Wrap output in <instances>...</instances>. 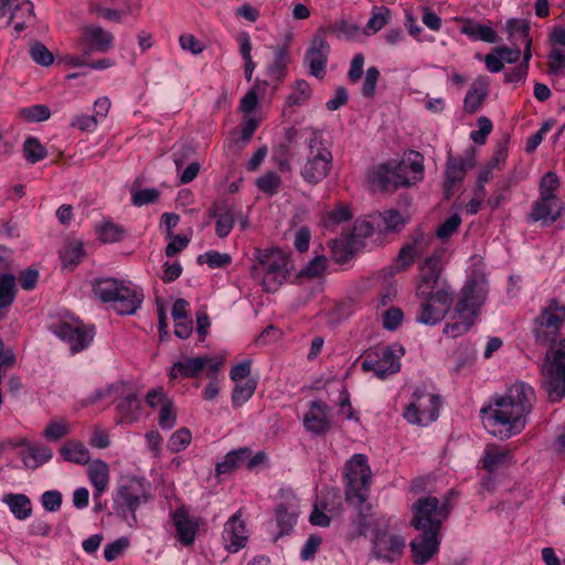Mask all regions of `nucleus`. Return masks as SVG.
Returning a JSON list of instances; mask_svg holds the SVG:
<instances>
[{"label": "nucleus", "instance_id": "obj_20", "mask_svg": "<svg viewBox=\"0 0 565 565\" xmlns=\"http://www.w3.org/2000/svg\"><path fill=\"white\" fill-rule=\"evenodd\" d=\"M329 406L322 401H312L310 411L305 415L303 426L307 430L323 435L331 429V423L327 418Z\"/></svg>", "mask_w": 565, "mask_h": 565}, {"label": "nucleus", "instance_id": "obj_18", "mask_svg": "<svg viewBox=\"0 0 565 565\" xmlns=\"http://www.w3.org/2000/svg\"><path fill=\"white\" fill-rule=\"evenodd\" d=\"M116 299L111 300L113 308L119 315H134L143 301V292L139 287L126 285L121 281V287L118 286Z\"/></svg>", "mask_w": 565, "mask_h": 565}, {"label": "nucleus", "instance_id": "obj_51", "mask_svg": "<svg viewBox=\"0 0 565 565\" xmlns=\"http://www.w3.org/2000/svg\"><path fill=\"white\" fill-rule=\"evenodd\" d=\"M196 262L207 264L210 268H224L232 263V257L227 253H220L217 250H209L198 256Z\"/></svg>", "mask_w": 565, "mask_h": 565}, {"label": "nucleus", "instance_id": "obj_58", "mask_svg": "<svg viewBox=\"0 0 565 565\" xmlns=\"http://www.w3.org/2000/svg\"><path fill=\"white\" fill-rule=\"evenodd\" d=\"M20 116L29 122H40L47 120L51 116V110L46 105H33L31 107L22 108Z\"/></svg>", "mask_w": 565, "mask_h": 565}, {"label": "nucleus", "instance_id": "obj_57", "mask_svg": "<svg viewBox=\"0 0 565 565\" xmlns=\"http://www.w3.org/2000/svg\"><path fill=\"white\" fill-rule=\"evenodd\" d=\"M280 184V177L274 171H268L256 180L258 190L269 195L276 194Z\"/></svg>", "mask_w": 565, "mask_h": 565}, {"label": "nucleus", "instance_id": "obj_38", "mask_svg": "<svg viewBox=\"0 0 565 565\" xmlns=\"http://www.w3.org/2000/svg\"><path fill=\"white\" fill-rule=\"evenodd\" d=\"M392 19V11L385 6H373L371 17L363 28V34L366 36L373 35L381 31L390 23Z\"/></svg>", "mask_w": 565, "mask_h": 565}, {"label": "nucleus", "instance_id": "obj_27", "mask_svg": "<svg viewBox=\"0 0 565 565\" xmlns=\"http://www.w3.org/2000/svg\"><path fill=\"white\" fill-rule=\"evenodd\" d=\"M14 446H26L25 451L21 454L22 461L26 468L36 469L47 462L53 457V451L44 445H32L26 439H21Z\"/></svg>", "mask_w": 565, "mask_h": 565}, {"label": "nucleus", "instance_id": "obj_5", "mask_svg": "<svg viewBox=\"0 0 565 565\" xmlns=\"http://www.w3.org/2000/svg\"><path fill=\"white\" fill-rule=\"evenodd\" d=\"M542 388L551 403H558L565 396V339L550 350L542 363Z\"/></svg>", "mask_w": 565, "mask_h": 565}, {"label": "nucleus", "instance_id": "obj_59", "mask_svg": "<svg viewBox=\"0 0 565 565\" xmlns=\"http://www.w3.org/2000/svg\"><path fill=\"white\" fill-rule=\"evenodd\" d=\"M191 438V431L188 428H180L170 437L168 448L172 452H180L190 445Z\"/></svg>", "mask_w": 565, "mask_h": 565}, {"label": "nucleus", "instance_id": "obj_22", "mask_svg": "<svg viewBox=\"0 0 565 565\" xmlns=\"http://www.w3.org/2000/svg\"><path fill=\"white\" fill-rule=\"evenodd\" d=\"M299 515V507L296 501H287L279 503L275 509L276 526L279 532L274 537L276 542L280 536L288 535L292 532Z\"/></svg>", "mask_w": 565, "mask_h": 565}, {"label": "nucleus", "instance_id": "obj_21", "mask_svg": "<svg viewBox=\"0 0 565 565\" xmlns=\"http://www.w3.org/2000/svg\"><path fill=\"white\" fill-rule=\"evenodd\" d=\"M418 298L422 299V302L415 320L426 326H436L441 322L452 306V303L438 305L435 302V299L429 296Z\"/></svg>", "mask_w": 565, "mask_h": 565}, {"label": "nucleus", "instance_id": "obj_32", "mask_svg": "<svg viewBox=\"0 0 565 565\" xmlns=\"http://www.w3.org/2000/svg\"><path fill=\"white\" fill-rule=\"evenodd\" d=\"M252 452L253 451L249 447H239L228 451L223 457V460L216 463V476L231 473L243 465L246 466V460L249 458Z\"/></svg>", "mask_w": 565, "mask_h": 565}, {"label": "nucleus", "instance_id": "obj_39", "mask_svg": "<svg viewBox=\"0 0 565 565\" xmlns=\"http://www.w3.org/2000/svg\"><path fill=\"white\" fill-rule=\"evenodd\" d=\"M454 322H449L444 328V333L450 338H458L468 332L475 324L477 316L475 312L456 313L454 310Z\"/></svg>", "mask_w": 565, "mask_h": 565}, {"label": "nucleus", "instance_id": "obj_40", "mask_svg": "<svg viewBox=\"0 0 565 565\" xmlns=\"http://www.w3.org/2000/svg\"><path fill=\"white\" fill-rule=\"evenodd\" d=\"M3 502L8 504L10 511L18 520H25L32 513L31 500L23 493H9L3 498Z\"/></svg>", "mask_w": 565, "mask_h": 565}, {"label": "nucleus", "instance_id": "obj_17", "mask_svg": "<svg viewBox=\"0 0 565 565\" xmlns=\"http://www.w3.org/2000/svg\"><path fill=\"white\" fill-rule=\"evenodd\" d=\"M439 535L437 532L422 531V534L411 542V553L416 565L426 564L438 552Z\"/></svg>", "mask_w": 565, "mask_h": 565}, {"label": "nucleus", "instance_id": "obj_56", "mask_svg": "<svg viewBox=\"0 0 565 565\" xmlns=\"http://www.w3.org/2000/svg\"><path fill=\"white\" fill-rule=\"evenodd\" d=\"M177 423V412L174 408V404L172 399H167L161 405L159 417H158V425L166 430H170L174 427Z\"/></svg>", "mask_w": 565, "mask_h": 565}, {"label": "nucleus", "instance_id": "obj_52", "mask_svg": "<svg viewBox=\"0 0 565 565\" xmlns=\"http://www.w3.org/2000/svg\"><path fill=\"white\" fill-rule=\"evenodd\" d=\"M125 228L113 222H105L98 227V237L103 243L120 242L125 236Z\"/></svg>", "mask_w": 565, "mask_h": 565}, {"label": "nucleus", "instance_id": "obj_34", "mask_svg": "<svg viewBox=\"0 0 565 565\" xmlns=\"http://www.w3.org/2000/svg\"><path fill=\"white\" fill-rule=\"evenodd\" d=\"M118 286L121 287V280L113 277L96 278L92 281V291L103 303H109L116 299Z\"/></svg>", "mask_w": 565, "mask_h": 565}, {"label": "nucleus", "instance_id": "obj_16", "mask_svg": "<svg viewBox=\"0 0 565 565\" xmlns=\"http://www.w3.org/2000/svg\"><path fill=\"white\" fill-rule=\"evenodd\" d=\"M565 210L563 200H552L545 196H539L532 203V210L527 215L531 222H541L543 226H548L556 222Z\"/></svg>", "mask_w": 565, "mask_h": 565}, {"label": "nucleus", "instance_id": "obj_6", "mask_svg": "<svg viewBox=\"0 0 565 565\" xmlns=\"http://www.w3.org/2000/svg\"><path fill=\"white\" fill-rule=\"evenodd\" d=\"M345 500L361 507L369 497L372 471L367 457L363 454L353 455L344 465Z\"/></svg>", "mask_w": 565, "mask_h": 565}, {"label": "nucleus", "instance_id": "obj_11", "mask_svg": "<svg viewBox=\"0 0 565 565\" xmlns=\"http://www.w3.org/2000/svg\"><path fill=\"white\" fill-rule=\"evenodd\" d=\"M488 295L487 280L482 276H472L465 282L460 299L455 305L456 313L475 312L478 317L480 307Z\"/></svg>", "mask_w": 565, "mask_h": 565}, {"label": "nucleus", "instance_id": "obj_53", "mask_svg": "<svg viewBox=\"0 0 565 565\" xmlns=\"http://www.w3.org/2000/svg\"><path fill=\"white\" fill-rule=\"evenodd\" d=\"M409 239L411 242L404 245L411 246L412 250L422 256L428 249L434 238L431 235L425 234L420 226H417L409 235Z\"/></svg>", "mask_w": 565, "mask_h": 565}, {"label": "nucleus", "instance_id": "obj_47", "mask_svg": "<svg viewBox=\"0 0 565 565\" xmlns=\"http://www.w3.org/2000/svg\"><path fill=\"white\" fill-rule=\"evenodd\" d=\"M256 387L257 381L255 379H247L244 384L237 382L232 393L233 405L239 407L246 403L254 395Z\"/></svg>", "mask_w": 565, "mask_h": 565}, {"label": "nucleus", "instance_id": "obj_43", "mask_svg": "<svg viewBox=\"0 0 565 565\" xmlns=\"http://www.w3.org/2000/svg\"><path fill=\"white\" fill-rule=\"evenodd\" d=\"M382 225L379 224L380 231L385 233H398L406 224V218L397 210H387L380 214Z\"/></svg>", "mask_w": 565, "mask_h": 565}, {"label": "nucleus", "instance_id": "obj_23", "mask_svg": "<svg viewBox=\"0 0 565 565\" xmlns=\"http://www.w3.org/2000/svg\"><path fill=\"white\" fill-rule=\"evenodd\" d=\"M419 275L417 277L415 294H423L427 289V282L444 271L443 252L435 250L430 256L426 257L419 265Z\"/></svg>", "mask_w": 565, "mask_h": 565}, {"label": "nucleus", "instance_id": "obj_41", "mask_svg": "<svg viewBox=\"0 0 565 565\" xmlns=\"http://www.w3.org/2000/svg\"><path fill=\"white\" fill-rule=\"evenodd\" d=\"M235 224L234 206L230 205L226 201H222L220 214L216 217L215 234L220 238H225L230 235Z\"/></svg>", "mask_w": 565, "mask_h": 565}, {"label": "nucleus", "instance_id": "obj_7", "mask_svg": "<svg viewBox=\"0 0 565 565\" xmlns=\"http://www.w3.org/2000/svg\"><path fill=\"white\" fill-rule=\"evenodd\" d=\"M565 321V305L552 298L543 307L540 313L533 319L532 333L535 343L539 345L551 344L555 349L558 344L557 338Z\"/></svg>", "mask_w": 565, "mask_h": 565}, {"label": "nucleus", "instance_id": "obj_9", "mask_svg": "<svg viewBox=\"0 0 565 565\" xmlns=\"http://www.w3.org/2000/svg\"><path fill=\"white\" fill-rule=\"evenodd\" d=\"M51 331L70 344L73 353L86 349L94 339V326H86L78 319L58 320L50 326Z\"/></svg>", "mask_w": 565, "mask_h": 565}, {"label": "nucleus", "instance_id": "obj_61", "mask_svg": "<svg viewBox=\"0 0 565 565\" xmlns=\"http://www.w3.org/2000/svg\"><path fill=\"white\" fill-rule=\"evenodd\" d=\"M376 180L384 191H394V163H383L376 171Z\"/></svg>", "mask_w": 565, "mask_h": 565}, {"label": "nucleus", "instance_id": "obj_30", "mask_svg": "<svg viewBox=\"0 0 565 565\" xmlns=\"http://www.w3.org/2000/svg\"><path fill=\"white\" fill-rule=\"evenodd\" d=\"M141 399L137 393H128L116 402V411L120 415L118 424H131L139 419Z\"/></svg>", "mask_w": 565, "mask_h": 565}, {"label": "nucleus", "instance_id": "obj_24", "mask_svg": "<svg viewBox=\"0 0 565 565\" xmlns=\"http://www.w3.org/2000/svg\"><path fill=\"white\" fill-rule=\"evenodd\" d=\"M223 539L228 542L227 551L236 553L242 550L247 542L245 524L239 520L238 513H235L224 525Z\"/></svg>", "mask_w": 565, "mask_h": 565}, {"label": "nucleus", "instance_id": "obj_28", "mask_svg": "<svg viewBox=\"0 0 565 565\" xmlns=\"http://www.w3.org/2000/svg\"><path fill=\"white\" fill-rule=\"evenodd\" d=\"M461 22L460 32L472 41H482L486 43L498 42V34L490 25L481 24L473 19L457 18Z\"/></svg>", "mask_w": 565, "mask_h": 565}, {"label": "nucleus", "instance_id": "obj_55", "mask_svg": "<svg viewBox=\"0 0 565 565\" xmlns=\"http://www.w3.org/2000/svg\"><path fill=\"white\" fill-rule=\"evenodd\" d=\"M311 97L310 84L305 79L295 82L294 92L288 96L289 106H300Z\"/></svg>", "mask_w": 565, "mask_h": 565}, {"label": "nucleus", "instance_id": "obj_48", "mask_svg": "<svg viewBox=\"0 0 565 565\" xmlns=\"http://www.w3.org/2000/svg\"><path fill=\"white\" fill-rule=\"evenodd\" d=\"M23 152L26 161L36 163L47 156V150L41 145L38 138L28 137L23 143Z\"/></svg>", "mask_w": 565, "mask_h": 565}, {"label": "nucleus", "instance_id": "obj_14", "mask_svg": "<svg viewBox=\"0 0 565 565\" xmlns=\"http://www.w3.org/2000/svg\"><path fill=\"white\" fill-rule=\"evenodd\" d=\"M418 397V403H411L404 411L405 419L415 425L427 426L437 420L441 406L440 397L436 394L427 395L428 405H424Z\"/></svg>", "mask_w": 565, "mask_h": 565}, {"label": "nucleus", "instance_id": "obj_60", "mask_svg": "<svg viewBox=\"0 0 565 565\" xmlns=\"http://www.w3.org/2000/svg\"><path fill=\"white\" fill-rule=\"evenodd\" d=\"M30 55L32 60L41 66H50L54 62L53 54L42 42H35L31 46Z\"/></svg>", "mask_w": 565, "mask_h": 565}, {"label": "nucleus", "instance_id": "obj_49", "mask_svg": "<svg viewBox=\"0 0 565 565\" xmlns=\"http://www.w3.org/2000/svg\"><path fill=\"white\" fill-rule=\"evenodd\" d=\"M419 256L416 252L412 250L411 246L403 245L391 266L392 273L406 271Z\"/></svg>", "mask_w": 565, "mask_h": 565}, {"label": "nucleus", "instance_id": "obj_54", "mask_svg": "<svg viewBox=\"0 0 565 565\" xmlns=\"http://www.w3.org/2000/svg\"><path fill=\"white\" fill-rule=\"evenodd\" d=\"M559 179L555 172H546L540 181V196H545L552 200H562L555 193V191L559 188Z\"/></svg>", "mask_w": 565, "mask_h": 565}, {"label": "nucleus", "instance_id": "obj_29", "mask_svg": "<svg viewBox=\"0 0 565 565\" xmlns=\"http://www.w3.org/2000/svg\"><path fill=\"white\" fill-rule=\"evenodd\" d=\"M489 94V82L484 76L477 77L463 99V109L468 114L477 113Z\"/></svg>", "mask_w": 565, "mask_h": 565}, {"label": "nucleus", "instance_id": "obj_33", "mask_svg": "<svg viewBox=\"0 0 565 565\" xmlns=\"http://www.w3.org/2000/svg\"><path fill=\"white\" fill-rule=\"evenodd\" d=\"M85 256L86 252L82 241H67L60 249V258L65 268H75Z\"/></svg>", "mask_w": 565, "mask_h": 565}, {"label": "nucleus", "instance_id": "obj_12", "mask_svg": "<svg viewBox=\"0 0 565 565\" xmlns=\"http://www.w3.org/2000/svg\"><path fill=\"white\" fill-rule=\"evenodd\" d=\"M333 164V156L329 148L317 151L316 154H309L303 163L300 174L302 179L311 185L320 183L329 175Z\"/></svg>", "mask_w": 565, "mask_h": 565}, {"label": "nucleus", "instance_id": "obj_46", "mask_svg": "<svg viewBox=\"0 0 565 565\" xmlns=\"http://www.w3.org/2000/svg\"><path fill=\"white\" fill-rule=\"evenodd\" d=\"M504 30L508 33V40L511 42H515L516 36H519L521 41L531 38L530 22L525 19H509L505 23Z\"/></svg>", "mask_w": 565, "mask_h": 565}, {"label": "nucleus", "instance_id": "obj_8", "mask_svg": "<svg viewBox=\"0 0 565 565\" xmlns=\"http://www.w3.org/2000/svg\"><path fill=\"white\" fill-rule=\"evenodd\" d=\"M398 352L399 355H396L391 347L371 348L364 353L361 369L364 372H373L376 377L384 380L399 371V359L404 354L403 347L398 348Z\"/></svg>", "mask_w": 565, "mask_h": 565}, {"label": "nucleus", "instance_id": "obj_26", "mask_svg": "<svg viewBox=\"0 0 565 565\" xmlns=\"http://www.w3.org/2000/svg\"><path fill=\"white\" fill-rule=\"evenodd\" d=\"M426 285V291L415 294L416 297H433L438 305H449L454 302L455 290L443 274L434 276Z\"/></svg>", "mask_w": 565, "mask_h": 565}, {"label": "nucleus", "instance_id": "obj_62", "mask_svg": "<svg viewBox=\"0 0 565 565\" xmlns=\"http://www.w3.org/2000/svg\"><path fill=\"white\" fill-rule=\"evenodd\" d=\"M460 224L461 217L459 214L455 213L438 226L436 236L440 239H447L458 231Z\"/></svg>", "mask_w": 565, "mask_h": 565}, {"label": "nucleus", "instance_id": "obj_2", "mask_svg": "<svg viewBox=\"0 0 565 565\" xmlns=\"http://www.w3.org/2000/svg\"><path fill=\"white\" fill-rule=\"evenodd\" d=\"M254 259L250 277L258 279L266 292L276 291L288 279L290 258L280 248H256Z\"/></svg>", "mask_w": 565, "mask_h": 565}, {"label": "nucleus", "instance_id": "obj_50", "mask_svg": "<svg viewBox=\"0 0 565 565\" xmlns=\"http://www.w3.org/2000/svg\"><path fill=\"white\" fill-rule=\"evenodd\" d=\"M327 262L326 256H316L297 274V278L315 279L321 277L327 269Z\"/></svg>", "mask_w": 565, "mask_h": 565}, {"label": "nucleus", "instance_id": "obj_3", "mask_svg": "<svg viewBox=\"0 0 565 565\" xmlns=\"http://www.w3.org/2000/svg\"><path fill=\"white\" fill-rule=\"evenodd\" d=\"M151 499L143 478H122L113 493L114 513L130 526L137 524L136 512Z\"/></svg>", "mask_w": 565, "mask_h": 565}, {"label": "nucleus", "instance_id": "obj_31", "mask_svg": "<svg viewBox=\"0 0 565 565\" xmlns=\"http://www.w3.org/2000/svg\"><path fill=\"white\" fill-rule=\"evenodd\" d=\"M290 60L289 44L285 43L275 47L274 60L266 68V75L281 83L287 75V64Z\"/></svg>", "mask_w": 565, "mask_h": 565}, {"label": "nucleus", "instance_id": "obj_1", "mask_svg": "<svg viewBox=\"0 0 565 565\" xmlns=\"http://www.w3.org/2000/svg\"><path fill=\"white\" fill-rule=\"evenodd\" d=\"M535 401L534 388L525 382L512 384L502 396H494L480 411L484 428L501 440L520 434Z\"/></svg>", "mask_w": 565, "mask_h": 565}, {"label": "nucleus", "instance_id": "obj_19", "mask_svg": "<svg viewBox=\"0 0 565 565\" xmlns=\"http://www.w3.org/2000/svg\"><path fill=\"white\" fill-rule=\"evenodd\" d=\"M171 518L179 542L184 546L192 545L199 531V519L191 518L184 505L177 508Z\"/></svg>", "mask_w": 565, "mask_h": 565}, {"label": "nucleus", "instance_id": "obj_13", "mask_svg": "<svg viewBox=\"0 0 565 565\" xmlns=\"http://www.w3.org/2000/svg\"><path fill=\"white\" fill-rule=\"evenodd\" d=\"M329 52L330 45L326 38L319 33L315 34L303 57L305 64L309 66L310 75L319 79L324 77Z\"/></svg>", "mask_w": 565, "mask_h": 565}, {"label": "nucleus", "instance_id": "obj_4", "mask_svg": "<svg viewBox=\"0 0 565 565\" xmlns=\"http://www.w3.org/2000/svg\"><path fill=\"white\" fill-rule=\"evenodd\" d=\"M454 494V490H450L443 501L433 495L418 498L413 504L414 515L411 525L417 531L440 533L443 523L452 510L450 500Z\"/></svg>", "mask_w": 565, "mask_h": 565}, {"label": "nucleus", "instance_id": "obj_35", "mask_svg": "<svg viewBox=\"0 0 565 565\" xmlns=\"http://www.w3.org/2000/svg\"><path fill=\"white\" fill-rule=\"evenodd\" d=\"M60 455L65 461L77 465H86L90 460V454L87 447L76 440H67L60 449Z\"/></svg>", "mask_w": 565, "mask_h": 565}, {"label": "nucleus", "instance_id": "obj_36", "mask_svg": "<svg viewBox=\"0 0 565 565\" xmlns=\"http://www.w3.org/2000/svg\"><path fill=\"white\" fill-rule=\"evenodd\" d=\"M88 479L94 492H105L109 483V466L102 459L94 460L88 467Z\"/></svg>", "mask_w": 565, "mask_h": 565}, {"label": "nucleus", "instance_id": "obj_25", "mask_svg": "<svg viewBox=\"0 0 565 565\" xmlns=\"http://www.w3.org/2000/svg\"><path fill=\"white\" fill-rule=\"evenodd\" d=\"M209 363V356H194L177 361L172 364L169 377L171 381L178 379H194L196 377Z\"/></svg>", "mask_w": 565, "mask_h": 565}, {"label": "nucleus", "instance_id": "obj_10", "mask_svg": "<svg viewBox=\"0 0 565 565\" xmlns=\"http://www.w3.org/2000/svg\"><path fill=\"white\" fill-rule=\"evenodd\" d=\"M405 547V539L399 534H390L387 525L374 530L371 551L374 558L394 563L403 556Z\"/></svg>", "mask_w": 565, "mask_h": 565}, {"label": "nucleus", "instance_id": "obj_15", "mask_svg": "<svg viewBox=\"0 0 565 565\" xmlns=\"http://www.w3.org/2000/svg\"><path fill=\"white\" fill-rule=\"evenodd\" d=\"M114 43V35L99 25H85L82 29L79 45L83 53L89 55L92 52L107 53Z\"/></svg>", "mask_w": 565, "mask_h": 565}, {"label": "nucleus", "instance_id": "obj_44", "mask_svg": "<svg viewBox=\"0 0 565 565\" xmlns=\"http://www.w3.org/2000/svg\"><path fill=\"white\" fill-rule=\"evenodd\" d=\"M518 180L513 173L503 175L497 182V189L494 194L488 200V204L492 209L499 207L505 200L507 193L510 191L511 186L516 184Z\"/></svg>", "mask_w": 565, "mask_h": 565}, {"label": "nucleus", "instance_id": "obj_64", "mask_svg": "<svg viewBox=\"0 0 565 565\" xmlns=\"http://www.w3.org/2000/svg\"><path fill=\"white\" fill-rule=\"evenodd\" d=\"M548 74L558 75L565 70V54L558 50H552L547 55Z\"/></svg>", "mask_w": 565, "mask_h": 565}, {"label": "nucleus", "instance_id": "obj_37", "mask_svg": "<svg viewBox=\"0 0 565 565\" xmlns=\"http://www.w3.org/2000/svg\"><path fill=\"white\" fill-rule=\"evenodd\" d=\"M473 166V157L467 160L449 153L446 163V179L449 180V183H459L465 179L467 168H472Z\"/></svg>", "mask_w": 565, "mask_h": 565}, {"label": "nucleus", "instance_id": "obj_42", "mask_svg": "<svg viewBox=\"0 0 565 565\" xmlns=\"http://www.w3.org/2000/svg\"><path fill=\"white\" fill-rule=\"evenodd\" d=\"M353 244L348 236L345 238L335 239L331 246V257L338 264H347L354 256Z\"/></svg>", "mask_w": 565, "mask_h": 565}, {"label": "nucleus", "instance_id": "obj_63", "mask_svg": "<svg viewBox=\"0 0 565 565\" xmlns=\"http://www.w3.org/2000/svg\"><path fill=\"white\" fill-rule=\"evenodd\" d=\"M160 192L154 188L142 189L139 191H131V201L136 206L154 203L158 201Z\"/></svg>", "mask_w": 565, "mask_h": 565}, {"label": "nucleus", "instance_id": "obj_45", "mask_svg": "<svg viewBox=\"0 0 565 565\" xmlns=\"http://www.w3.org/2000/svg\"><path fill=\"white\" fill-rule=\"evenodd\" d=\"M17 291L15 276L3 275L0 278V309H6L13 303Z\"/></svg>", "mask_w": 565, "mask_h": 565}]
</instances>
